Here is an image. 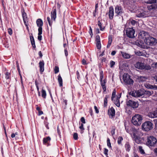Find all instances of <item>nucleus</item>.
Listing matches in <instances>:
<instances>
[{
  "instance_id": "obj_56",
  "label": "nucleus",
  "mask_w": 157,
  "mask_h": 157,
  "mask_svg": "<svg viewBox=\"0 0 157 157\" xmlns=\"http://www.w3.org/2000/svg\"><path fill=\"white\" fill-rule=\"evenodd\" d=\"M81 121L82 122V123L85 124L86 123L85 119L84 117H82L81 118Z\"/></svg>"
},
{
  "instance_id": "obj_28",
  "label": "nucleus",
  "mask_w": 157,
  "mask_h": 157,
  "mask_svg": "<svg viewBox=\"0 0 157 157\" xmlns=\"http://www.w3.org/2000/svg\"><path fill=\"white\" fill-rule=\"evenodd\" d=\"M113 102L118 107L120 106V104L119 99L118 97L117 98L116 100H114Z\"/></svg>"
},
{
  "instance_id": "obj_51",
  "label": "nucleus",
  "mask_w": 157,
  "mask_h": 157,
  "mask_svg": "<svg viewBox=\"0 0 157 157\" xmlns=\"http://www.w3.org/2000/svg\"><path fill=\"white\" fill-rule=\"evenodd\" d=\"M96 42H100V37L99 35L96 36Z\"/></svg>"
},
{
  "instance_id": "obj_8",
  "label": "nucleus",
  "mask_w": 157,
  "mask_h": 157,
  "mask_svg": "<svg viewBox=\"0 0 157 157\" xmlns=\"http://www.w3.org/2000/svg\"><path fill=\"white\" fill-rule=\"evenodd\" d=\"M135 44L138 46L143 48H148L147 46H146V45L144 44V43L143 41L140 40H137L135 42Z\"/></svg>"
},
{
  "instance_id": "obj_22",
  "label": "nucleus",
  "mask_w": 157,
  "mask_h": 157,
  "mask_svg": "<svg viewBox=\"0 0 157 157\" xmlns=\"http://www.w3.org/2000/svg\"><path fill=\"white\" fill-rule=\"evenodd\" d=\"M30 38L32 47L33 48H36V45L33 37V36H30Z\"/></svg>"
},
{
  "instance_id": "obj_37",
  "label": "nucleus",
  "mask_w": 157,
  "mask_h": 157,
  "mask_svg": "<svg viewBox=\"0 0 157 157\" xmlns=\"http://www.w3.org/2000/svg\"><path fill=\"white\" fill-rule=\"evenodd\" d=\"M6 75V78L7 79H9L10 76V73L6 71L5 73Z\"/></svg>"
},
{
  "instance_id": "obj_60",
  "label": "nucleus",
  "mask_w": 157,
  "mask_h": 157,
  "mask_svg": "<svg viewBox=\"0 0 157 157\" xmlns=\"http://www.w3.org/2000/svg\"><path fill=\"white\" fill-rule=\"evenodd\" d=\"M82 64L83 65H86V61L84 59H83L82 60Z\"/></svg>"
},
{
  "instance_id": "obj_33",
  "label": "nucleus",
  "mask_w": 157,
  "mask_h": 157,
  "mask_svg": "<svg viewBox=\"0 0 157 157\" xmlns=\"http://www.w3.org/2000/svg\"><path fill=\"white\" fill-rule=\"evenodd\" d=\"M109 97V96L108 95H106L104 100V107H106L107 105V99Z\"/></svg>"
},
{
  "instance_id": "obj_58",
  "label": "nucleus",
  "mask_w": 157,
  "mask_h": 157,
  "mask_svg": "<svg viewBox=\"0 0 157 157\" xmlns=\"http://www.w3.org/2000/svg\"><path fill=\"white\" fill-rule=\"evenodd\" d=\"M94 108L95 109L96 113H99V110H98V109L97 107L96 106H94Z\"/></svg>"
},
{
  "instance_id": "obj_45",
  "label": "nucleus",
  "mask_w": 157,
  "mask_h": 157,
  "mask_svg": "<svg viewBox=\"0 0 157 157\" xmlns=\"http://www.w3.org/2000/svg\"><path fill=\"white\" fill-rule=\"evenodd\" d=\"M38 35H41L42 34V27H40L38 29Z\"/></svg>"
},
{
  "instance_id": "obj_12",
  "label": "nucleus",
  "mask_w": 157,
  "mask_h": 157,
  "mask_svg": "<svg viewBox=\"0 0 157 157\" xmlns=\"http://www.w3.org/2000/svg\"><path fill=\"white\" fill-rule=\"evenodd\" d=\"M153 91L146 90H144V97L147 98H149L150 96L153 94Z\"/></svg>"
},
{
  "instance_id": "obj_11",
  "label": "nucleus",
  "mask_w": 157,
  "mask_h": 157,
  "mask_svg": "<svg viewBox=\"0 0 157 157\" xmlns=\"http://www.w3.org/2000/svg\"><path fill=\"white\" fill-rule=\"evenodd\" d=\"M114 14V10L113 6H110L109 8V18L110 19H112L113 18Z\"/></svg>"
},
{
  "instance_id": "obj_35",
  "label": "nucleus",
  "mask_w": 157,
  "mask_h": 157,
  "mask_svg": "<svg viewBox=\"0 0 157 157\" xmlns=\"http://www.w3.org/2000/svg\"><path fill=\"white\" fill-rule=\"evenodd\" d=\"M151 69V67L149 65H146L145 64H144V66L143 69H145L146 70H149Z\"/></svg>"
},
{
  "instance_id": "obj_36",
  "label": "nucleus",
  "mask_w": 157,
  "mask_h": 157,
  "mask_svg": "<svg viewBox=\"0 0 157 157\" xmlns=\"http://www.w3.org/2000/svg\"><path fill=\"white\" fill-rule=\"evenodd\" d=\"M98 24L100 28V30L101 31H103L104 29V27L103 28L102 27L100 21H98Z\"/></svg>"
},
{
  "instance_id": "obj_14",
  "label": "nucleus",
  "mask_w": 157,
  "mask_h": 157,
  "mask_svg": "<svg viewBox=\"0 0 157 157\" xmlns=\"http://www.w3.org/2000/svg\"><path fill=\"white\" fill-rule=\"evenodd\" d=\"M144 64L143 63L138 62L135 64V67L139 69H143Z\"/></svg>"
},
{
  "instance_id": "obj_26",
  "label": "nucleus",
  "mask_w": 157,
  "mask_h": 157,
  "mask_svg": "<svg viewBox=\"0 0 157 157\" xmlns=\"http://www.w3.org/2000/svg\"><path fill=\"white\" fill-rule=\"evenodd\" d=\"M121 54L123 57L125 59H129L130 57V55L128 53L121 52Z\"/></svg>"
},
{
  "instance_id": "obj_17",
  "label": "nucleus",
  "mask_w": 157,
  "mask_h": 157,
  "mask_svg": "<svg viewBox=\"0 0 157 157\" xmlns=\"http://www.w3.org/2000/svg\"><path fill=\"white\" fill-rule=\"evenodd\" d=\"M145 86L148 89L157 90V86L155 85H152L149 84H145Z\"/></svg>"
},
{
  "instance_id": "obj_38",
  "label": "nucleus",
  "mask_w": 157,
  "mask_h": 157,
  "mask_svg": "<svg viewBox=\"0 0 157 157\" xmlns=\"http://www.w3.org/2000/svg\"><path fill=\"white\" fill-rule=\"evenodd\" d=\"M123 140V138L121 136H119L118 138L117 143L119 144H121V141Z\"/></svg>"
},
{
  "instance_id": "obj_63",
  "label": "nucleus",
  "mask_w": 157,
  "mask_h": 157,
  "mask_svg": "<svg viewBox=\"0 0 157 157\" xmlns=\"http://www.w3.org/2000/svg\"><path fill=\"white\" fill-rule=\"evenodd\" d=\"M42 36L41 35H38V39L40 41L42 40Z\"/></svg>"
},
{
  "instance_id": "obj_49",
  "label": "nucleus",
  "mask_w": 157,
  "mask_h": 157,
  "mask_svg": "<svg viewBox=\"0 0 157 157\" xmlns=\"http://www.w3.org/2000/svg\"><path fill=\"white\" fill-rule=\"evenodd\" d=\"M108 150L106 148H104V154L106 155V156L107 157H108Z\"/></svg>"
},
{
  "instance_id": "obj_1",
  "label": "nucleus",
  "mask_w": 157,
  "mask_h": 157,
  "mask_svg": "<svg viewBox=\"0 0 157 157\" xmlns=\"http://www.w3.org/2000/svg\"><path fill=\"white\" fill-rule=\"evenodd\" d=\"M142 120V117L141 115L136 114L132 117V122L135 125L138 126L141 124Z\"/></svg>"
},
{
  "instance_id": "obj_18",
  "label": "nucleus",
  "mask_w": 157,
  "mask_h": 157,
  "mask_svg": "<svg viewBox=\"0 0 157 157\" xmlns=\"http://www.w3.org/2000/svg\"><path fill=\"white\" fill-rule=\"evenodd\" d=\"M137 94L138 97H140L141 96L143 97H144V89H140V90H137Z\"/></svg>"
},
{
  "instance_id": "obj_61",
  "label": "nucleus",
  "mask_w": 157,
  "mask_h": 157,
  "mask_svg": "<svg viewBox=\"0 0 157 157\" xmlns=\"http://www.w3.org/2000/svg\"><path fill=\"white\" fill-rule=\"evenodd\" d=\"M76 74L77 75V78L78 80H79L80 77V75L79 72L78 71H77L76 72Z\"/></svg>"
},
{
  "instance_id": "obj_44",
  "label": "nucleus",
  "mask_w": 157,
  "mask_h": 157,
  "mask_svg": "<svg viewBox=\"0 0 157 157\" xmlns=\"http://www.w3.org/2000/svg\"><path fill=\"white\" fill-rule=\"evenodd\" d=\"M107 145L108 147L110 148L111 147V144L110 142V140L109 139V138H108L107 139Z\"/></svg>"
},
{
  "instance_id": "obj_3",
  "label": "nucleus",
  "mask_w": 157,
  "mask_h": 157,
  "mask_svg": "<svg viewBox=\"0 0 157 157\" xmlns=\"http://www.w3.org/2000/svg\"><path fill=\"white\" fill-rule=\"evenodd\" d=\"M157 142L156 138L152 136H149L147 137L146 145L149 147H154Z\"/></svg>"
},
{
  "instance_id": "obj_10",
  "label": "nucleus",
  "mask_w": 157,
  "mask_h": 157,
  "mask_svg": "<svg viewBox=\"0 0 157 157\" xmlns=\"http://www.w3.org/2000/svg\"><path fill=\"white\" fill-rule=\"evenodd\" d=\"M115 12L117 15H121L123 13L121 6H117L115 8Z\"/></svg>"
},
{
  "instance_id": "obj_32",
  "label": "nucleus",
  "mask_w": 157,
  "mask_h": 157,
  "mask_svg": "<svg viewBox=\"0 0 157 157\" xmlns=\"http://www.w3.org/2000/svg\"><path fill=\"white\" fill-rule=\"evenodd\" d=\"M125 147L126 150L129 151L130 149V146L128 142H126L125 144Z\"/></svg>"
},
{
  "instance_id": "obj_39",
  "label": "nucleus",
  "mask_w": 157,
  "mask_h": 157,
  "mask_svg": "<svg viewBox=\"0 0 157 157\" xmlns=\"http://www.w3.org/2000/svg\"><path fill=\"white\" fill-rule=\"evenodd\" d=\"M133 83V81L132 79L131 78H129L128 80L127 81V82H126V83L127 84L129 85L132 84Z\"/></svg>"
},
{
  "instance_id": "obj_53",
  "label": "nucleus",
  "mask_w": 157,
  "mask_h": 157,
  "mask_svg": "<svg viewBox=\"0 0 157 157\" xmlns=\"http://www.w3.org/2000/svg\"><path fill=\"white\" fill-rule=\"evenodd\" d=\"M115 129L114 128H112V129L111 131V133L112 136H113L115 134Z\"/></svg>"
},
{
  "instance_id": "obj_21",
  "label": "nucleus",
  "mask_w": 157,
  "mask_h": 157,
  "mask_svg": "<svg viewBox=\"0 0 157 157\" xmlns=\"http://www.w3.org/2000/svg\"><path fill=\"white\" fill-rule=\"evenodd\" d=\"M147 77L145 76H139L137 78V79L140 82H143L146 81L147 79Z\"/></svg>"
},
{
  "instance_id": "obj_2",
  "label": "nucleus",
  "mask_w": 157,
  "mask_h": 157,
  "mask_svg": "<svg viewBox=\"0 0 157 157\" xmlns=\"http://www.w3.org/2000/svg\"><path fill=\"white\" fill-rule=\"evenodd\" d=\"M144 42L147 46H152L155 45L157 43V39L153 37L149 36L145 37Z\"/></svg>"
},
{
  "instance_id": "obj_29",
  "label": "nucleus",
  "mask_w": 157,
  "mask_h": 157,
  "mask_svg": "<svg viewBox=\"0 0 157 157\" xmlns=\"http://www.w3.org/2000/svg\"><path fill=\"white\" fill-rule=\"evenodd\" d=\"M129 94L133 97H138L137 91H131L129 93Z\"/></svg>"
},
{
  "instance_id": "obj_23",
  "label": "nucleus",
  "mask_w": 157,
  "mask_h": 157,
  "mask_svg": "<svg viewBox=\"0 0 157 157\" xmlns=\"http://www.w3.org/2000/svg\"><path fill=\"white\" fill-rule=\"evenodd\" d=\"M58 80L60 86L62 87L63 86V80L62 79L60 75H59L58 76Z\"/></svg>"
},
{
  "instance_id": "obj_20",
  "label": "nucleus",
  "mask_w": 157,
  "mask_h": 157,
  "mask_svg": "<svg viewBox=\"0 0 157 157\" xmlns=\"http://www.w3.org/2000/svg\"><path fill=\"white\" fill-rule=\"evenodd\" d=\"M37 26L40 27H42L43 25V22L42 20L41 19H38L36 21Z\"/></svg>"
},
{
  "instance_id": "obj_15",
  "label": "nucleus",
  "mask_w": 157,
  "mask_h": 157,
  "mask_svg": "<svg viewBox=\"0 0 157 157\" xmlns=\"http://www.w3.org/2000/svg\"><path fill=\"white\" fill-rule=\"evenodd\" d=\"M44 62L43 60L41 61L39 63L40 71L41 73H42L44 70Z\"/></svg>"
},
{
  "instance_id": "obj_46",
  "label": "nucleus",
  "mask_w": 157,
  "mask_h": 157,
  "mask_svg": "<svg viewBox=\"0 0 157 157\" xmlns=\"http://www.w3.org/2000/svg\"><path fill=\"white\" fill-rule=\"evenodd\" d=\"M129 23H131L132 25H134L136 23L137 21L134 20H132L130 21Z\"/></svg>"
},
{
  "instance_id": "obj_54",
  "label": "nucleus",
  "mask_w": 157,
  "mask_h": 157,
  "mask_svg": "<svg viewBox=\"0 0 157 157\" xmlns=\"http://www.w3.org/2000/svg\"><path fill=\"white\" fill-rule=\"evenodd\" d=\"M106 80L104 79L103 80V81H100L101 82V86L105 85V83H106Z\"/></svg>"
},
{
  "instance_id": "obj_64",
  "label": "nucleus",
  "mask_w": 157,
  "mask_h": 157,
  "mask_svg": "<svg viewBox=\"0 0 157 157\" xmlns=\"http://www.w3.org/2000/svg\"><path fill=\"white\" fill-rule=\"evenodd\" d=\"M116 53V52L115 51H113L111 53V54L112 56H114Z\"/></svg>"
},
{
  "instance_id": "obj_30",
  "label": "nucleus",
  "mask_w": 157,
  "mask_h": 157,
  "mask_svg": "<svg viewBox=\"0 0 157 157\" xmlns=\"http://www.w3.org/2000/svg\"><path fill=\"white\" fill-rule=\"evenodd\" d=\"M51 140V138L49 136H48L46 138H44L43 139V143L44 144L48 143V141H50Z\"/></svg>"
},
{
  "instance_id": "obj_41",
  "label": "nucleus",
  "mask_w": 157,
  "mask_h": 157,
  "mask_svg": "<svg viewBox=\"0 0 157 157\" xmlns=\"http://www.w3.org/2000/svg\"><path fill=\"white\" fill-rule=\"evenodd\" d=\"M116 95V90L115 89H114L112 94V101L113 100V98H115V96Z\"/></svg>"
},
{
  "instance_id": "obj_19",
  "label": "nucleus",
  "mask_w": 157,
  "mask_h": 157,
  "mask_svg": "<svg viewBox=\"0 0 157 157\" xmlns=\"http://www.w3.org/2000/svg\"><path fill=\"white\" fill-rule=\"evenodd\" d=\"M22 16L24 24L28 23V19L27 16L25 12H23L22 13Z\"/></svg>"
},
{
  "instance_id": "obj_4",
  "label": "nucleus",
  "mask_w": 157,
  "mask_h": 157,
  "mask_svg": "<svg viewBox=\"0 0 157 157\" xmlns=\"http://www.w3.org/2000/svg\"><path fill=\"white\" fill-rule=\"evenodd\" d=\"M153 124L150 121H147L143 123L142 125V128L143 130L148 132L152 129Z\"/></svg>"
},
{
  "instance_id": "obj_31",
  "label": "nucleus",
  "mask_w": 157,
  "mask_h": 157,
  "mask_svg": "<svg viewBox=\"0 0 157 157\" xmlns=\"http://www.w3.org/2000/svg\"><path fill=\"white\" fill-rule=\"evenodd\" d=\"M41 96L44 98H46V91L43 88L41 90Z\"/></svg>"
},
{
  "instance_id": "obj_5",
  "label": "nucleus",
  "mask_w": 157,
  "mask_h": 157,
  "mask_svg": "<svg viewBox=\"0 0 157 157\" xmlns=\"http://www.w3.org/2000/svg\"><path fill=\"white\" fill-rule=\"evenodd\" d=\"M156 0H149L147 1V3L151 4V5L147 6L148 10H151L157 9V4H156Z\"/></svg>"
},
{
  "instance_id": "obj_50",
  "label": "nucleus",
  "mask_w": 157,
  "mask_h": 157,
  "mask_svg": "<svg viewBox=\"0 0 157 157\" xmlns=\"http://www.w3.org/2000/svg\"><path fill=\"white\" fill-rule=\"evenodd\" d=\"M115 64V62L113 61H111L110 62V67L111 68L113 67Z\"/></svg>"
},
{
  "instance_id": "obj_62",
  "label": "nucleus",
  "mask_w": 157,
  "mask_h": 157,
  "mask_svg": "<svg viewBox=\"0 0 157 157\" xmlns=\"http://www.w3.org/2000/svg\"><path fill=\"white\" fill-rule=\"evenodd\" d=\"M79 128L80 129H81L82 130H84V128H83V125L82 124H81V126L79 127Z\"/></svg>"
},
{
  "instance_id": "obj_7",
  "label": "nucleus",
  "mask_w": 157,
  "mask_h": 157,
  "mask_svg": "<svg viewBox=\"0 0 157 157\" xmlns=\"http://www.w3.org/2000/svg\"><path fill=\"white\" fill-rule=\"evenodd\" d=\"M135 30L132 28H129L126 30V35L129 38H132L135 37Z\"/></svg>"
},
{
  "instance_id": "obj_6",
  "label": "nucleus",
  "mask_w": 157,
  "mask_h": 157,
  "mask_svg": "<svg viewBox=\"0 0 157 157\" xmlns=\"http://www.w3.org/2000/svg\"><path fill=\"white\" fill-rule=\"evenodd\" d=\"M126 105L127 106H130L134 109L137 108L139 106L137 102L135 101L131 100H129L127 101Z\"/></svg>"
},
{
  "instance_id": "obj_16",
  "label": "nucleus",
  "mask_w": 157,
  "mask_h": 157,
  "mask_svg": "<svg viewBox=\"0 0 157 157\" xmlns=\"http://www.w3.org/2000/svg\"><path fill=\"white\" fill-rule=\"evenodd\" d=\"M51 16L52 19L55 21L56 17V9H53L51 12Z\"/></svg>"
},
{
  "instance_id": "obj_42",
  "label": "nucleus",
  "mask_w": 157,
  "mask_h": 157,
  "mask_svg": "<svg viewBox=\"0 0 157 157\" xmlns=\"http://www.w3.org/2000/svg\"><path fill=\"white\" fill-rule=\"evenodd\" d=\"M96 46L98 49H100L101 48V45L100 42H96Z\"/></svg>"
},
{
  "instance_id": "obj_47",
  "label": "nucleus",
  "mask_w": 157,
  "mask_h": 157,
  "mask_svg": "<svg viewBox=\"0 0 157 157\" xmlns=\"http://www.w3.org/2000/svg\"><path fill=\"white\" fill-rule=\"evenodd\" d=\"M73 138L75 140H77L78 139V134L77 133H74L73 134Z\"/></svg>"
},
{
  "instance_id": "obj_48",
  "label": "nucleus",
  "mask_w": 157,
  "mask_h": 157,
  "mask_svg": "<svg viewBox=\"0 0 157 157\" xmlns=\"http://www.w3.org/2000/svg\"><path fill=\"white\" fill-rule=\"evenodd\" d=\"M139 150L141 153L142 154L144 153V152L143 149H142V147L141 146H139Z\"/></svg>"
},
{
  "instance_id": "obj_40",
  "label": "nucleus",
  "mask_w": 157,
  "mask_h": 157,
  "mask_svg": "<svg viewBox=\"0 0 157 157\" xmlns=\"http://www.w3.org/2000/svg\"><path fill=\"white\" fill-rule=\"evenodd\" d=\"M100 81H102L103 78L104 74L103 71H101L100 72Z\"/></svg>"
},
{
  "instance_id": "obj_52",
  "label": "nucleus",
  "mask_w": 157,
  "mask_h": 157,
  "mask_svg": "<svg viewBox=\"0 0 157 157\" xmlns=\"http://www.w3.org/2000/svg\"><path fill=\"white\" fill-rule=\"evenodd\" d=\"M48 21V24L50 26H51L52 25V23L51 22V20L50 18L49 17H48L47 18Z\"/></svg>"
},
{
  "instance_id": "obj_55",
  "label": "nucleus",
  "mask_w": 157,
  "mask_h": 157,
  "mask_svg": "<svg viewBox=\"0 0 157 157\" xmlns=\"http://www.w3.org/2000/svg\"><path fill=\"white\" fill-rule=\"evenodd\" d=\"M8 33L10 35H11L12 33V30L10 28H9L8 29Z\"/></svg>"
},
{
  "instance_id": "obj_27",
  "label": "nucleus",
  "mask_w": 157,
  "mask_h": 157,
  "mask_svg": "<svg viewBox=\"0 0 157 157\" xmlns=\"http://www.w3.org/2000/svg\"><path fill=\"white\" fill-rule=\"evenodd\" d=\"M112 41V37L111 36H109V41L108 42V44L107 46V48H109L110 46Z\"/></svg>"
},
{
  "instance_id": "obj_57",
  "label": "nucleus",
  "mask_w": 157,
  "mask_h": 157,
  "mask_svg": "<svg viewBox=\"0 0 157 157\" xmlns=\"http://www.w3.org/2000/svg\"><path fill=\"white\" fill-rule=\"evenodd\" d=\"M90 31H89V33L91 36V37H92V36L93 35V33H92V29L90 27Z\"/></svg>"
},
{
  "instance_id": "obj_43",
  "label": "nucleus",
  "mask_w": 157,
  "mask_h": 157,
  "mask_svg": "<svg viewBox=\"0 0 157 157\" xmlns=\"http://www.w3.org/2000/svg\"><path fill=\"white\" fill-rule=\"evenodd\" d=\"M54 71L55 73L57 74L59 72V67L58 66H55Z\"/></svg>"
},
{
  "instance_id": "obj_24",
  "label": "nucleus",
  "mask_w": 157,
  "mask_h": 157,
  "mask_svg": "<svg viewBox=\"0 0 157 157\" xmlns=\"http://www.w3.org/2000/svg\"><path fill=\"white\" fill-rule=\"evenodd\" d=\"M130 76L128 75H124L123 76V79L124 82L126 83L127 82V81L130 78Z\"/></svg>"
},
{
  "instance_id": "obj_13",
  "label": "nucleus",
  "mask_w": 157,
  "mask_h": 157,
  "mask_svg": "<svg viewBox=\"0 0 157 157\" xmlns=\"http://www.w3.org/2000/svg\"><path fill=\"white\" fill-rule=\"evenodd\" d=\"M148 115L149 117L151 118L157 117V109L155 111L148 113Z\"/></svg>"
},
{
  "instance_id": "obj_59",
  "label": "nucleus",
  "mask_w": 157,
  "mask_h": 157,
  "mask_svg": "<svg viewBox=\"0 0 157 157\" xmlns=\"http://www.w3.org/2000/svg\"><path fill=\"white\" fill-rule=\"evenodd\" d=\"M102 89L104 90V92L106 91V86L105 85L101 86Z\"/></svg>"
},
{
  "instance_id": "obj_25",
  "label": "nucleus",
  "mask_w": 157,
  "mask_h": 157,
  "mask_svg": "<svg viewBox=\"0 0 157 157\" xmlns=\"http://www.w3.org/2000/svg\"><path fill=\"white\" fill-rule=\"evenodd\" d=\"M146 14L145 12L143 11L142 12H140L136 14L137 17H146Z\"/></svg>"
},
{
  "instance_id": "obj_34",
  "label": "nucleus",
  "mask_w": 157,
  "mask_h": 157,
  "mask_svg": "<svg viewBox=\"0 0 157 157\" xmlns=\"http://www.w3.org/2000/svg\"><path fill=\"white\" fill-rule=\"evenodd\" d=\"M147 34V33L144 31H142L139 33V35L141 36L142 38H144V36H146Z\"/></svg>"
},
{
  "instance_id": "obj_9",
  "label": "nucleus",
  "mask_w": 157,
  "mask_h": 157,
  "mask_svg": "<svg viewBox=\"0 0 157 157\" xmlns=\"http://www.w3.org/2000/svg\"><path fill=\"white\" fill-rule=\"evenodd\" d=\"M108 113L110 117L112 118L115 115V109H113V107H111L110 109H108Z\"/></svg>"
}]
</instances>
